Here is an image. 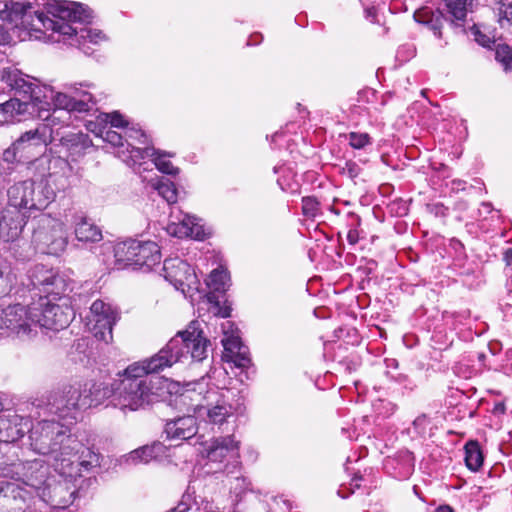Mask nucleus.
Returning a JSON list of instances; mask_svg holds the SVG:
<instances>
[{
    "instance_id": "f257e3e1",
    "label": "nucleus",
    "mask_w": 512,
    "mask_h": 512,
    "mask_svg": "<svg viewBox=\"0 0 512 512\" xmlns=\"http://www.w3.org/2000/svg\"><path fill=\"white\" fill-rule=\"evenodd\" d=\"M48 17L43 12L34 9L30 2L6 1L0 9V19L4 22L30 31L52 30L71 39L70 45H77L86 55L93 50L88 43L98 44L106 36L97 30L81 28L77 31L68 22L89 23L92 11L81 3L72 1L48 0L43 4Z\"/></svg>"
},
{
    "instance_id": "f03ea898",
    "label": "nucleus",
    "mask_w": 512,
    "mask_h": 512,
    "mask_svg": "<svg viewBox=\"0 0 512 512\" xmlns=\"http://www.w3.org/2000/svg\"><path fill=\"white\" fill-rule=\"evenodd\" d=\"M29 439L34 451L47 455L55 471L66 476L75 477L78 466L88 471L99 465L98 455L88 450V460L79 461L76 453L79 441L70 434L67 426L54 420H43L34 427H29Z\"/></svg>"
},
{
    "instance_id": "7ed1b4c3",
    "label": "nucleus",
    "mask_w": 512,
    "mask_h": 512,
    "mask_svg": "<svg viewBox=\"0 0 512 512\" xmlns=\"http://www.w3.org/2000/svg\"><path fill=\"white\" fill-rule=\"evenodd\" d=\"M209 344L210 341L198 328V322L192 321L186 330L179 331L157 354L129 365V372L151 377V374L159 373L188 356L200 362L207 357Z\"/></svg>"
},
{
    "instance_id": "20e7f679",
    "label": "nucleus",
    "mask_w": 512,
    "mask_h": 512,
    "mask_svg": "<svg viewBox=\"0 0 512 512\" xmlns=\"http://www.w3.org/2000/svg\"><path fill=\"white\" fill-rule=\"evenodd\" d=\"M158 377H145L139 373H130L129 366L120 379L114 381V406L132 411L144 408L161 399V387Z\"/></svg>"
},
{
    "instance_id": "39448f33",
    "label": "nucleus",
    "mask_w": 512,
    "mask_h": 512,
    "mask_svg": "<svg viewBox=\"0 0 512 512\" xmlns=\"http://www.w3.org/2000/svg\"><path fill=\"white\" fill-rule=\"evenodd\" d=\"M28 280L27 287L32 299L35 296H52L53 299H60V296L69 289V283L64 275L42 264H37L28 271Z\"/></svg>"
},
{
    "instance_id": "423d86ee",
    "label": "nucleus",
    "mask_w": 512,
    "mask_h": 512,
    "mask_svg": "<svg viewBox=\"0 0 512 512\" xmlns=\"http://www.w3.org/2000/svg\"><path fill=\"white\" fill-rule=\"evenodd\" d=\"M53 300L50 296H39L37 301L30 303V313L34 315L35 329L59 331L71 322L74 315L72 309L53 303Z\"/></svg>"
},
{
    "instance_id": "0eeeda50",
    "label": "nucleus",
    "mask_w": 512,
    "mask_h": 512,
    "mask_svg": "<svg viewBox=\"0 0 512 512\" xmlns=\"http://www.w3.org/2000/svg\"><path fill=\"white\" fill-rule=\"evenodd\" d=\"M90 402L83 398L80 386L66 385L55 390L47 397V409L60 418H73L81 409H86Z\"/></svg>"
},
{
    "instance_id": "6e6552de",
    "label": "nucleus",
    "mask_w": 512,
    "mask_h": 512,
    "mask_svg": "<svg viewBox=\"0 0 512 512\" xmlns=\"http://www.w3.org/2000/svg\"><path fill=\"white\" fill-rule=\"evenodd\" d=\"M82 466H78V474L70 477L59 473L61 480L49 478L39 497L47 504L55 508H66L72 504L77 493V485L74 483L77 478L82 477Z\"/></svg>"
},
{
    "instance_id": "1a4fd4ad",
    "label": "nucleus",
    "mask_w": 512,
    "mask_h": 512,
    "mask_svg": "<svg viewBox=\"0 0 512 512\" xmlns=\"http://www.w3.org/2000/svg\"><path fill=\"white\" fill-rule=\"evenodd\" d=\"M7 193L9 205L19 210H42L50 202V197L42 190L36 192L35 183L31 180L14 184Z\"/></svg>"
},
{
    "instance_id": "9d476101",
    "label": "nucleus",
    "mask_w": 512,
    "mask_h": 512,
    "mask_svg": "<svg viewBox=\"0 0 512 512\" xmlns=\"http://www.w3.org/2000/svg\"><path fill=\"white\" fill-rule=\"evenodd\" d=\"M0 330L19 337L30 336L36 332L34 315L30 313V303L26 306L10 305L4 309L0 316Z\"/></svg>"
},
{
    "instance_id": "9b49d317",
    "label": "nucleus",
    "mask_w": 512,
    "mask_h": 512,
    "mask_svg": "<svg viewBox=\"0 0 512 512\" xmlns=\"http://www.w3.org/2000/svg\"><path fill=\"white\" fill-rule=\"evenodd\" d=\"M8 473L6 478L20 481L34 489L38 496L50 478L48 477V467L37 460L11 463Z\"/></svg>"
},
{
    "instance_id": "f8f14e48",
    "label": "nucleus",
    "mask_w": 512,
    "mask_h": 512,
    "mask_svg": "<svg viewBox=\"0 0 512 512\" xmlns=\"http://www.w3.org/2000/svg\"><path fill=\"white\" fill-rule=\"evenodd\" d=\"M165 278L184 294L199 291L200 282L194 269L179 258L164 261Z\"/></svg>"
},
{
    "instance_id": "ddd939ff",
    "label": "nucleus",
    "mask_w": 512,
    "mask_h": 512,
    "mask_svg": "<svg viewBox=\"0 0 512 512\" xmlns=\"http://www.w3.org/2000/svg\"><path fill=\"white\" fill-rule=\"evenodd\" d=\"M1 80L14 91V97L32 103V110L42 102L41 88L29 81L28 76L23 75L19 70L11 68L3 69Z\"/></svg>"
},
{
    "instance_id": "4468645a",
    "label": "nucleus",
    "mask_w": 512,
    "mask_h": 512,
    "mask_svg": "<svg viewBox=\"0 0 512 512\" xmlns=\"http://www.w3.org/2000/svg\"><path fill=\"white\" fill-rule=\"evenodd\" d=\"M70 90V93H52L50 99L56 108L77 113H87L95 108L97 101L90 92L75 86H71Z\"/></svg>"
},
{
    "instance_id": "2eb2a0df",
    "label": "nucleus",
    "mask_w": 512,
    "mask_h": 512,
    "mask_svg": "<svg viewBox=\"0 0 512 512\" xmlns=\"http://www.w3.org/2000/svg\"><path fill=\"white\" fill-rule=\"evenodd\" d=\"M90 312L92 314L91 321L94 322L95 337L108 343L112 340V329L117 321V313L102 300L94 301Z\"/></svg>"
},
{
    "instance_id": "dca6fc26",
    "label": "nucleus",
    "mask_w": 512,
    "mask_h": 512,
    "mask_svg": "<svg viewBox=\"0 0 512 512\" xmlns=\"http://www.w3.org/2000/svg\"><path fill=\"white\" fill-rule=\"evenodd\" d=\"M206 404L199 409L201 415L204 413L210 424L221 426L233 415L232 406L226 401L225 395L217 390H210L204 397Z\"/></svg>"
},
{
    "instance_id": "f3484780",
    "label": "nucleus",
    "mask_w": 512,
    "mask_h": 512,
    "mask_svg": "<svg viewBox=\"0 0 512 512\" xmlns=\"http://www.w3.org/2000/svg\"><path fill=\"white\" fill-rule=\"evenodd\" d=\"M29 431V420L16 413L0 415V443L7 445L21 439Z\"/></svg>"
},
{
    "instance_id": "a211bd4d",
    "label": "nucleus",
    "mask_w": 512,
    "mask_h": 512,
    "mask_svg": "<svg viewBox=\"0 0 512 512\" xmlns=\"http://www.w3.org/2000/svg\"><path fill=\"white\" fill-rule=\"evenodd\" d=\"M198 425L196 417L185 415L166 421L163 434L171 441L189 440L197 434Z\"/></svg>"
},
{
    "instance_id": "6ab92c4d",
    "label": "nucleus",
    "mask_w": 512,
    "mask_h": 512,
    "mask_svg": "<svg viewBox=\"0 0 512 512\" xmlns=\"http://www.w3.org/2000/svg\"><path fill=\"white\" fill-rule=\"evenodd\" d=\"M19 481L0 480V504L10 506L14 512L24 509L29 492L22 488Z\"/></svg>"
},
{
    "instance_id": "aec40b11",
    "label": "nucleus",
    "mask_w": 512,
    "mask_h": 512,
    "mask_svg": "<svg viewBox=\"0 0 512 512\" xmlns=\"http://www.w3.org/2000/svg\"><path fill=\"white\" fill-rule=\"evenodd\" d=\"M53 140L52 128L47 124H39L35 129L24 132L14 142V147L22 151L30 147H46Z\"/></svg>"
},
{
    "instance_id": "412c9836",
    "label": "nucleus",
    "mask_w": 512,
    "mask_h": 512,
    "mask_svg": "<svg viewBox=\"0 0 512 512\" xmlns=\"http://www.w3.org/2000/svg\"><path fill=\"white\" fill-rule=\"evenodd\" d=\"M239 442L232 436L214 439L207 448V458L212 462H223L228 456L238 457Z\"/></svg>"
},
{
    "instance_id": "4be33fe9",
    "label": "nucleus",
    "mask_w": 512,
    "mask_h": 512,
    "mask_svg": "<svg viewBox=\"0 0 512 512\" xmlns=\"http://www.w3.org/2000/svg\"><path fill=\"white\" fill-rule=\"evenodd\" d=\"M131 153L134 154L135 157L152 158L155 166L159 171L168 175H176L178 173V168L174 167L173 164L166 160V156H172L171 154H167L162 152L161 150L155 149L154 147H144V148H136L133 147Z\"/></svg>"
},
{
    "instance_id": "5701e85b",
    "label": "nucleus",
    "mask_w": 512,
    "mask_h": 512,
    "mask_svg": "<svg viewBox=\"0 0 512 512\" xmlns=\"http://www.w3.org/2000/svg\"><path fill=\"white\" fill-rule=\"evenodd\" d=\"M136 267L151 270L153 266L160 263L161 253L159 246L152 241H138Z\"/></svg>"
},
{
    "instance_id": "b1692460",
    "label": "nucleus",
    "mask_w": 512,
    "mask_h": 512,
    "mask_svg": "<svg viewBox=\"0 0 512 512\" xmlns=\"http://www.w3.org/2000/svg\"><path fill=\"white\" fill-rule=\"evenodd\" d=\"M414 19L418 23L426 25L439 39L442 38L441 29L443 27V23L448 20V18L439 9L431 10L426 7L417 10L414 13Z\"/></svg>"
},
{
    "instance_id": "393cba45",
    "label": "nucleus",
    "mask_w": 512,
    "mask_h": 512,
    "mask_svg": "<svg viewBox=\"0 0 512 512\" xmlns=\"http://www.w3.org/2000/svg\"><path fill=\"white\" fill-rule=\"evenodd\" d=\"M32 103L27 100H21L18 97H13L10 100L0 104V114L4 122H13L20 120L18 117L25 114H32Z\"/></svg>"
},
{
    "instance_id": "a878e982",
    "label": "nucleus",
    "mask_w": 512,
    "mask_h": 512,
    "mask_svg": "<svg viewBox=\"0 0 512 512\" xmlns=\"http://www.w3.org/2000/svg\"><path fill=\"white\" fill-rule=\"evenodd\" d=\"M196 218L186 215L179 223H172L168 226L169 234L178 237H192L195 239H203L204 231L201 225L195 222Z\"/></svg>"
},
{
    "instance_id": "bb28decb",
    "label": "nucleus",
    "mask_w": 512,
    "mask_h": 512,
    "mask_svg": "<svg viewBox=\"0 0 512 512\" xmlns=\"http://www.w3.org/2000/svg\"><path fill=\"white\" fill-rule=\"evenodd\" d=\"M165 450L166 447L161 442L156 441L151 445H145L133 450L126 456L125 461L133 465L140 463L146 464L151 460L162 456L165 453Z\"/></svg>"
},
{
    "instance_id": "cd10ccee",
    "label": "nucleus",
    "mask_w": 512,
    "mask_h": 512,
    "mask_svg": "<svg viewBox=\"0 0 512 512\" xmlns=\"http://www.w3.org/2000/svg\"><path fill=\"white\" fill-rule=\"evenodd\" d=\"M138 240L128 239L114 248L116 262L125 266H136Z\"/></svg>"
},
{
    "instance_id": "c85d7f7f",
    "label": "nucleus",
    "mask_w": 512,
    "mask_h": 512,
    "mask_svg": "<svg viewBox=\"0 0 512 512\" xmlns=\"http://www.w3.org/2000/svg\"><path fill=\"white\" fill-rule=\"evenodd\" d=\"M83 398H86L90 403L87 404V408L97 406L103 402L104 399L111 397L112 404L114 405V383L111 387L104 385L103 383H94L87 390H82Z\"/></svg>"
},
{
    "instance_id": "c756f323",
    "label": "nucleus",
    "mask_w": 512,
    "mask_h": 512,
    "mask_svg": "<svg viewBox=\"0 0 512 512\" xmlns=\"http://www.w3.org/2000/svg\"><path fill=\"white\" fill-rule=\"evenodd\" d=\"M22 227L18 216L15 217L10 212L0 215V238L5 242L15 240L20 235Z\"/></svg>"
},
{
    "instance_id": "7c9ffc66",
    "label": "nucleus",
    "mask_w": 512,
    "mask_h": 512,
    "mask_svg": "<svg viewBox=\"0 0 512 512\" xmlns=\"http://www.w3.org/2000/svg\"><path fill=\"white\" fill-rule=\"evenodd\" d=\"M75 236L81 242H99L102 240L101 229L86 218H81L75 225Z\"/></svg>"
},
{
    "instance_id": "2f4dec72",
    "label": "nucleus",
    "mask_w": 512,
    "mask_h": 512,
    "mask_svg": "<svg viewBox=\"0 0 512 512\" xmlns=\"http://www.w3.org/2000/svg\"><path fill=\"white\" fill-rule=\"evenodd\" d=\"M44 243L47 246L46 253L58 255L63 252L67 246V237L62 230L61 225L53 227L50 234L44 237Z\"/></svg>"
},
{
    "instance_id": "473e14b6",
    "label": "nucleus",
    "mask_w": 512,
    "mask_h": 512,
    "mask_svg": "<svg viewBox=\"0 0 512 512\" xmlns=\"http://www.w3.org/2000/svg\"><path fill=\"white\" fill-rule=\"evenodd\" d=\"M16 282L17 277L11 265L5 260H0V297L9 295Z\"/></svg>"
},
{
    "instance_id": "72a5a7b5",
    "label": "nucleus",
    "mask_w": 512,
    "mask_h": 512,
    "mask_svg": "<svg viewBox=\"0 0 512 512\" xmlns=\"http://www.w3.org/2000/svg\"><path fill=\"white\" fill-rule=\"evenodd\" d=\"M150 185L168 203H175L177 201V190L175 185L168 179L163 177L152 179L150 181Z\"/></svg>"
},
{
    "instance_id": "f704fd0d",
    "label": "nucleus",
    "mask_w": 512,
    "mask_h": 512,
    "mask_svg": "<svg viewBox=\"0 0 512 512\" xmlns=\"http://www.w3.org/2000/svg\"><path fill=\"white\" fill-rule=\"evenodd\" d=\"M465 462L466 466L477 471L483 464V454L477 441H469L465 445Z\"/></svg>"
},
{
    "instance_id": "c9c22d12",
    "label": "nucleus",
    "mask_w": 512,
    "mask_h": 512,
    "mask_svg": "<svg viewBox=\"0 0 512 512\" xmlns=\"http://www.w3.org/2000/svg\"><path fill=\"white\" fill-rule=\"evenodd\" d=\"M227 273L223 270H213L208 279L206 280L207 285L214 291H224L226 285Z\"/></svg>"
},
{
    "instance_id": "e433bc0d",
    "label": "nucleus",
    "mask_w": 512,
    "mask_h": 512,
    "mask_svg": "<svg viewBox=\"0 0 512 512\" xmlns=\"http://www.w3.org/2000/svg\"><path fill=\"white\" fill-rule=\"evenodd\" d=\"M495 59L499 61L505 69H512V53L506 44H497L495 46Z\"/></svg>"
},
{
    "instance_id": "4c0bfd02",
    "label": "nucleus",
    "mask_w": 512,
    "mask_h": 512,
    "mask_svg": "<svg viewBox=\"0 0 512 512\" xmlns=\"http://www.w3.org/2000/svg\"><path fill=\"white\" fill-rule=\"evenodd\" d=\"M97 136H100L104 141L112 144L113 146H122L123 145V136L116 131L104 128H99V133Z\"/></svg>"
},
{
    "instance_id": "58836bf2",
    "label": "nucleus",
    "mask_w": 512,
    "mask_h": 512,
    "mask_svg": "<svg viewBox=\"0 0 512 512\" xmlns=\"http://www.w3.org/2000/svg\"><path fill=\"white\" fill-rule=\"evenodd\" d=\"M497 10L501 26H504V22L512 23V2H498Z\"/></svg>"
},
{
    "instance_id": "ea45409f",
    "label": "nucleus",
    "mask_w": 512,
    "mask_h": 512,
    "mask_svg": "<svg viewBox=\"0 0 512 512\" xmlns=\"http://www.w3.org/2000/svg\"><path fill=\"white\" fill-rule=\"evenodd\" d=\"M348 138L350 145L355 149L364 148L370 143V136L367 133L351 132Z\"/></svg>"
},
{
    "instance_id": "a19ab883",
    "label": "nucleus",
    "mask_w": 512,
    "mask_h": 512,
    "mask_svg": "<svg viewBox=\"0 0 512 512\" xmlns=\"http://www.w3.org/2000/svg\"><path fill=\"white\" fill-rule=\"evenodd\" d=\"M225 350L231 354L238 353L244 348L238 337H230L222 340Z\"/></svg>"
},
{
    "instance_id": "79ce46f5",
    "label": "nucleus",
    "mask_w": 512,
    "mask_h": 512,
    "mask_svg": "<svg viewBox=\"0 0 512 512\" xmlns=\"http://www.w3.org/2000/svg\"><path fill=\"white\" fill-rule=\"evenodd\" d=\"M105 121L109 122L112 127H125L127 122L123 119V116L119 112H113L111 114H104Z\"/></svg>"
},
{
    "instance_id": "37998d69",
    "label": "nucleus",
    "mask_w": 512,
    "mask_h": 512,
    "mask_svg": "<svg viewBox=\"0 0 512 512\" xmlns=\"http://www.w3.org/2000/svg\"><path fill=\"white\" fill-rule=\"evenodd\" d=\"M473 35H474L475 41L477 43H479L480 45H482L483 47L490 48L491 44H493V45L495 44L494 40H492L489 36L482 33L479 29H475L473 31Z\"/></svg>"
},
{
    "instance_id": "c03bdc74",
    "label": "nucleus",
    "mask_w": 512,
    "mask_h": 512,
    "mask_svg": "<svg viewBox=\"0 0 512 512\" xmlns=\"http://www.w3.org/2000/svg\"><path fill=\"white\" fill-rule=\"evenodd\" d=\"M303 203V213L305 215H314L317 209L318 202L311 197H305L302 200Z\"/></svg>"
},
{
    "instance_id": "a18cd8bd",
    "label": "nucleus",
    "mask_w": 512,
    "mask_h": 512,
    "mask_svg": "<svg viewBox=\"0 0 512 512\" xmlns=\"http://www.w3.org/2000/svg\"><path fill=\"white\" fill-rule=\"evenodd\" d=\"M233 356H234L233 362L235 363V365L237 367L245 368V367L249 366L250 358L248 357L246 352L240 350V354L234 353Z\"/></svg>"
},
{
    "instance_id": "49530a36",
    "label": "nucleus",
    "mask_w": 512,
    "mask_h": 512,
    "mask_svg": "<svg viewBox=\"0 0 512 512\" xmlns=\"http://www.w3.org/2000/svg\"><path fill=\"white\" fill-rule=\"evenodd\" d=\"M21 151H22L21 149H16L14 147V143H13L11 147H9L8 149H6L3 152L4 161H6L8 163H13L14 161L17 160V153L21 152Z\"/></svg>"
},
{
    "instance_id": "de8ad7c7",
    "label": "nucleus",
    "mask_w": 512,
    "mask_h": 512,
    "mask_svg": "<svg viewBox=\"0 0 512 512\" xmlns=\"http://www.w3.org/2000/svg\"><path fill=\"white\" fill-rule=\"evenodd\" d=\"M127 135H128L129 138H133V139L143 138L144 140H140V142L142 144L146 143V135L141 130H137V129L132 128L129 131H127Z\"/></svg>"
},
{
    "instance_id": "09e8293b",
    "label": "nucleus",
    "mask_w": 512,
    "mask_h": 512,
    "mask_svg": "<svg viewBox=\"0 0 512 512\" xmlns=\"http://www.w3.org/2000/svg\"><path fill=\"white\" fill-rule=\"evenodd\" d=\"M365 18L371 23H375L377 21V11L375 7H366L364 9Z\"/></svg>"
},
{
    "instance_id": "8fccbe9b",
    "label": "nucleus",
    "mask_w": 512,
    "mask_h": 512,
    "mask_svg": "<svg viewBox=\"0 0 512 512\" xmlns=\"http://www.w3.org/2000/svg\"><path fill=\"white\" fill-rule=\"evenodd\" d=\"M84 137L83 134H71V135H67V136H63L61 138V141L66 143V142H69L71 144H77L80 142V139Z\"/></svg>"
},
{
    "instance_id": "3c124183",
    "label": "nucleus",
    "mask_w": 512,
    "mask_h": 512,
    "mask_svg": "<svg viewBox=\"0 0 512 512\" xmlns=\"http://www.w3.org/2000/svg\"><path fill=\"white\" fill-rule=\"evenodd\" d=\"M347 240L351 245H355L359 240V233L356 229H350L347 233Z\"/></svg>"
},
{
    "instance_id": "603ef678",
    "label": "nucleus",
    "mask_w": 512,
    "mask_h": 512,
    "mask_svg": "<svg viewBox=\"0 0 512 512\" xmlns=\"http://www.w3.org/2000/svg\"><path fill=\"white\" fill-rule=\"evenodd\" d=\"M427 423V416L425 414H422L418 416L414 421L413 425L415 428H425V425Z\"/></svg>"
},
{
    "instance_id": "864d4df0",
    "label": "nucleus",
    "mask_w": 512,
    "mask_h": 512,
    "mask_svg": "<svg viewBox=\"0 0 512 512\" xmlns=\"http://www.w3.org/2000/svg\"><path fill=\"white\" fill-rule=\"evenodd\" d=\"M190 507L185 502H180L176 507L172 508L168 512H188Z\"/></svg>"
},
{
    "instance_id": "5fc2aeb1",
    "label": "nucleus",
    "mask_w": 512,
    "mask_h": 512,
    "mask_svg": "<svg viewBox=\"0 0 512 512\" xmlns=\"http://www.w3.org/2000/svg\"><path fill=\"white\" fill-rule=\"evenodd\" d=\"M503 260L505 261L506 265L512 264V248H508L504 251Z\"/></svg>"
},
{
    "instance_id": "6e6d98bb",
    "label": "nucleus",
    "mask_w": 512,
    "mask_h": 512,
    "mask_svg": "<svg viewBox=\"0 0 512 512\" xmlns=\"http://www.w3.org/2000/svg\"><path fill=\"white\" fill-rule=\"evenodd\" d=\"M495 413H504L505 412V405L503 403H497L494 407Z\"/></svg>"
},
{
    "instance_id": "4d7b16f0",
    "label": "nucleus",
    "mask_w": 512,
    "mask_h": 512,
    "mask_svg": "<svg viewBox=\"0 0 512 512\" xmlns=\"http://www.w3.org/2000/svg\"><path fill=\"white\" fill-rule=\"evenodd\" d=\"M7 40V34L5 33L3 27L0 25V44L5 43Z\"/></svg>"
},
{
    "instance_id": "13d9d810",
    "label": "nucleus",
    "mask_w": 512,
    "mask_h": 512,
    "mask_svg": "<svg viewBox=\"0 0 512 512\" xmlns=\"http://www.w3.org/2000/svg\"><path fill=\"white\" fill-rule=\"evenodd\" d=\"M435 512H454V511L450 506L445 505V506H440L439 508H437Z\"/></svg>"
},
{
    "instance_id": "bf43d9fd",
    "label": "nucleus",
    "mask_w": 512,
    "mask_h": 512,
    "mask_svg": "<svg viewBox=\"0 0 512 512\" xmlns=\"http://www.w3.org/2000/svg\"><path fill=\"white\" fill-rule=\"evenodd\" d=\"M88 130H91V131H92V132H94L96 135H97V133H99V130H98V131H95V130H94V127H88Z\"/></svg>"
},
{
    "instance_id": "052dcab7",
    "label": "nucleus",
    "mask_w": 512,
    "mask_h": 512,
    "mask_svg": "<svg viewBox=\"0 0 512 512\" xmlns=\"http://www.w3.org/2000/svg\"><path fill=\"white\" fill-rule=\"evenodd\" d=\"M88 130H91V131H92V132H94L96 135H97V133H99V130H98V131H95V130H94V127H88Z\"/></svg>"
}]
</instances>
